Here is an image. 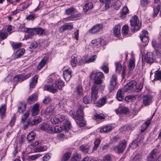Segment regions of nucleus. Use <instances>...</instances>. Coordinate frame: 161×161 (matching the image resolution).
<instances>
[{"mask_svg":"<svg viewBox=\"0 0 161 161\" xmlns=\"http://www.w3.org/2000/svg\"><path fill=\"white\" fill-rule=\"evenodd\" d=\"M48 79L53 83L52 85H46L44 86V90L53 93H56L58 89L61 90L62 87L64 86L63 81L59 80L58 75H52L49 76Z\"/></svg>","mask_w":161,"mask_h":161,"instance_id":"1","label":"nucleus"},{"mask_svg":"<svg viewBox=\"0 0 161 161\" xmlns=\"http://www.w3.org/2000/svg\"><path fill=\"white\" fill-rule=\"evenodd\" d=\"M130 24L132 31H137L141 28V23L139 22L138 17L136 15L134 16L130 20Z\"/></svg>","mask_w":161,"mask_h":161,"instance_id":"2","label":"nucleus"},{"mask_svg":"<svg viewBox=\"0 0 161 161\" xmlns=\"http://www.w3.org/2000/svg\"><path fill=\"white\" fill-rule=\"evenodd\" d=\"M83 110V107L81 106H80L77 110L76 114H74L72 111H70L69 113L71 116L75 119L81 120L84 117Z\"/></svg>","mask_w":161,"mask_h":161,"instance_id":"3","label":"nucleus"},{"mask_svg":"<svg viewBox=\"0 0 161 161\" xmlns=\"http://www.w3.org/2000/svg\"><path fill=\"white\" fill-rule=\"evenodd\" d=\"M136 82L133 80L129 82L124 88L123 90L125 92H134L136 86Z\"/></svg>","mask_w":161,"mask_h":161,"instance_id":"4","label":"nucleus"},{"mask_svg":"<svg viewBox=\"0 0 161 161\" xmlns=\"http://www.w3.org/2000/svg\"><path fill=\"white\" fill-rule=\"evenodd\" d=\"M127 145V142L125 140H122L120 142L118 146H115L113 149L117 153H122L125 150Z\"/></svg>","mask_w":161,"mask_h":161,"instance_id":"5","label":"nucleus"},{"mask_svg":"<svg viewBox=\"0 0 161 161\" xmlns=\"http://www.w3.org/2000/svg\"><path fill=\"white\" fill-rule=\"evenodd\" d=\"M148 32L145 30L143 31L140 35V38L142 42L143 43L142 44L143 46L146 45L148 42Z\"/></svg>","mask_w":161,"mask_h":161,"instance_id":"6","label":"nucleus"},{"mask_svg":"<svg viewBox=\"0 0 161 161\" xmlns=\"http://www.w3.org/2000/svg\"><path fill=\"white\" fill-rule=\"evenodd\" d=\"M99 86L94 85L91 88V96L92 100L93 102L95 101L97 98V93L98 92V88Z\"/></svg>","mask_w":161,"mask_h":161,"instance_id":"7","label":"nucleus"},{"mask_svg":"<svg viewBox=\"0 0 161 161\" xmlns=\"http://www.w3.org/2000/svg\"><path fill=\"white\" fill-rule=\"evenodd\" d=\"M40 129L45 132H48L50 133H53V128L52 126L47 123H44L40 124L39 125Z\"/></svg>","mask_w":161,"mask_h":161,"instance_id":"8","label":"nucleus"},{"mask_svg":"<svg viewBox=\"0 0 161 161\" xmlns=\"http://www.w3.org/2000/svg\"><path fill=\"white\" fill-rule=\"evenodd\" d=\"M65 119V117L62 115H58L51 119V122L53 124H56L63 121Z\"/></svg>","mask_w":161,"mask_h":161,"instance_id":"9","label":"nucleus"},{"mask_svg":"<svg viewBox=\"0 0 161 161\" xmlns=\"http://www.w3.org/2000/svg\"><path fill=\"white\" fill-rule=\"evenodd\" d=\"M152 45L155 49V51L154 52L155 53L156 56L158 57H161V53L159 50V49H158L159 48V45L156 43V41L154 40H152Z\"/></svg>","mask_w":161,"mask_h":161,"instance_id":"10","label":"nucleus"},{"mask_svg":"<svg viewBox=\"0 0 161 161\" xmlns=\"http://www.w3.org/2000/svg\"><path fill=\"white\" fill-rule=\"evenodd\" d=\"M157 150L153 149L147 157V161H155L157 156Z\"/></svg>","mask_w":161,"mask_h":161,"instance_id":"11","label":"nucleus"},{"mask_svg":"<svg viewBox=\"0 0 161 161\" xmlns=\"http://www.w3.org/2000/svg\"><path fill=\"white\" fill-rule=\"evenodd\" d=\"M74 95L77 97H80L83 96V89L82 86L78 85L76 86L74 91Z\"/></svg>","mask_w":161,"mask_h":161,"instance_id":"12","label":"nucleus"},{"mask_svg":"<svg viewBox=\"0 0 161 161\" xmlns=\"http://www.w3.org/2000/svg\"><path fill=\"white\" fill-rule=\"evenodd\" d=\"M115 111L118 114H125L129 113V110L127 107L122 106L119 107Z\"/></svg>","mask_w":161,"mask_h":161,"instance_id":"13","label":"nucleus"},{"mask_svg":"<svg viewBox=\"0 0 161 161\" xmlns=\"http://www.w3.org/2000/svg\"><path fill=\"white\" fill-rule=\"evenodd\" d=\"M152 96L150 95H145L142 97V101L143 104L145 106L149 105L152 102Z\"/></svg>","mask_w":161,"mask_h":161,"instance_id":"14","label":"nucleus"},{"mask_svg":"<svg viewBox=\"0 0 161 161\" xmlns=\"http://www.w3.org/2000/svg\"><path fill=\"white\" fill-rule=\"evenodd\" d=\"M26 104L24 102H20L17 105L18 110L17 112L20 114H22L25 111Z\"/></svg>","mask_w":161,"mask_h":161,"instance_id":"15","label":"nucleus"},{"mask_svg":"<svg viewBox=\"0 0 161 161\" xmlns=\"http://www.w3.org/2000/svg\"><path fill=\"white\" fill-rule=\"evenodd\" d=\"M104 75L103 73L101 72L95 73L92 72L91 74V78L92 79H100L103 78Z\"/></svg>","mask_w":161,"mask_h":161,"instance_id":"16","label":"nucleus"},{"mask_svg":"<svg viewBox=\"0 0 161 161\" xmlns=\"http://www.w3.org/2000/svg\"><path fill=\"white\" fill-rule=\"evenodd\" d=\"M73 28V25L70 23L65 24L62 25L59 29V32H63L66 30H71Z\"/></svg>","mask_w":161,"mask_h":161,"instance_id":"17","label":"nucleus"},{"mask_svg":"<svg viewBox=\"0 0 161 161\" xmlns=\"http://www.w3.org/2000/svg\"><path fill=\"white\" fill-rule=\"evenodd\" d=\"M154 57V56L152 53L148 52L144 56L142 55V60H143V59L145 60H154L155 59Z\"/></svg>","mask_w":161,"mask_h":161,"instance_id":"18","label":"nucleus"},{"mask_svg":"<svg viewBox=\"0 0 161 161\" xmlns=\"http://www.w3.org/2000/svg\"><path fill=\"white\" fill-rule=\"evenodd\" d=\"M103 28L102 24H98L93 26L89 30V31L91 33L94 34Z\"/></svg>","mask_w":161,"mask_h":161,"instance_id":"19","label":"nucleus"},{"mask_svg":"<svg viewBox=\"0 0 161 161\" xmlns=\"http://www.w3.org/2000/svg\"><path fill=\"white\" fill-rule=\"evenodd\" d=\"M6 105L2 104L0 107V117L1 119L4 118L6 115Z\"/></svg>","mask_w":161,"mask_h":161,"instance_id":"20","label":"nucleus"},{"mask_svg":"<svg viewBox=\"0 0 161 161\" xmlns=\"http://www.w3.org/2000/svg\"><path fill=\"white\" fill-rule=\"evenodd\" d=\"M71 70L70 69H68L64 71L63 73V76L64 79L66 81H69L71 77Z\"/></svg>","mask_w":161,"mask_h":161,"instance_id":"21","label":"nucleus"},{"mask_svg":"<svg viewBox=\"0 0 161 161\" xmlns=\"http://www.w3.org/2000/svg\"><path fill=\"white\" fill-rule=\"evenodd\" d=\"M93 8V4L90 2L86 3L83 6V10L84 12H86L88 11L91 10Z\"/></svg>","mask_w":161,"mask_h":161,"instance_id":"22","label":"nucleus"},{"mask_svg":"<svg viewBox=\"0 0 161 161\" xmlns=\"http://www.w3.org/2000/svg\"><path fill=\"white\" fill-rule=\"evenodd\" d=\"M120 27L119 25H116L114 27L113 33L114 36L117 37H118L121 35Z\"/></svg>","mask_w":161,"mask_h":161,"instance_id":"23","label":"nucleus"},{"mask_svg":"<svg viewBox=\"0 0 161 161\" xmlns=\"http://www.w3.org/2000/svg\"><path fill=\"white\" fill-rule=\"evenodd\" d=\"M39 104L37 103L34 105L31 110L32 115L33 116H35L38 114L39 111Z\"/></svg>","mask_w":161,"mask_h":161,"instance_id":"24","label":"nucleus"},{"mask_svg":"<svg viewBox=\"0 0 161 161\" xmlns=\"http://www.w3.org/2000/svg\"><path fill=\"white\" fill-rule=\"evenodd\" d=\"M112 130L111 126L110 125H105L102 127L100 129V132L103 133H107L109 132Z\"/></svg>","mask_w":161,"mask_h":161,"instance_id":"25","label":"nucleus"},{"mask_svg":"<svg viewBox=\"0 0 161 161\" xmlns=\"http://www.w3.org/2000/svg\"><path fill=\"white\" fill-rule=\"evenodd\" d=\"M151 120V119H148L142 125V129L140 130V133L141 134L143 133L147 128L150 124Z\"/></svg>","mask_w":161,"mask_h":161,"instance_id":"26","label":"nucleus"},{"mask_svg":"<svg viewBox=\"0 0 161 161\" xmlns=\"http://www.w3.org/2000/svg\"><path fill=\"white\" fill-rule=\"evenodd\" d=\"M54 108L53 106H50L47 108L43 111V113L46 116H50L53 114Z\"/></svg>","mask_w":161,"mask_h":161,"instance_id":"27","label":"nucleus"},{"mask_svg":"<svg viewBox=\"0 0 161 161\" xmlns=\"http://www.w3.org/2000/svg\"><path fill=\"white\" fill-rule=\"evenodd\" d=\"M37 97L35 94H33L29 97L27 98V102L29 104H31L37 100Z\"/></svg>","mask_w":161,"mask_h":161,"instance_id":"28","label":"nucleus"},{"mask_svg":"<svg viewBox=\"0 0 161 161\" xmlns=\"http://www.w3.org/2000/svg\"><path fill=\"white\" fill-rule=\"evenodd\" d=\"M129 11L127 7H124L122 9V12L120 13V17L121 19L125 18L127 14L129 13Z\"/></svg>","mask_w":161,"mask_h":161,"instance_id":"29","label":"nucleus"},{"mask_svg":"<svg viewBox=\"0 0 161 161\" xmlns=\"http://www.w3.org/2000/svg\"><path fill=\"white\" fill-rule=\"evenodd\" d=\"M25 51V49L23 48L19 50L15 53L12 56V58H14V59L19 58L24 54Z\"/></svg>","mask_w":161,"mask_h":161,"instance_id":"30","label":"nucleus"},{"mask_svg":"<svg viewBox=\"0 0 161 161\" xmlns=\"http://www.w3.org/2000/svg\"><path fill=\"white\" fill-rule=\"evenodd\" d=\"M106 99L105 97H103L99 100L96 103V106L98 107L103 106L106 103Z\"/></svg>","mask_w":161,"mask_h":161,"instance_id":"31","label":"nucleus"},{"mask_svg":"<svg viewBox=\"0 0 161 161\" xmlns=\"http://www.w3.org/2000/svg\"><path fill=\"white\" fill-rule=\"evenodd\" d=\"M123 92L121 89H119L117 92L116 97L119 101H122L124 98Z\"/></svg>","mask_w":161,"mask_h":161,"instance_id":"32","label":"nucleus"},{"mask_svg":"<svg viewBox=\"0 0 161 161\" xmlns=\"http://www.w3.org/2000/svg\"><path fill=\"white\" fill-rule=\"evenodd\" d=\"M115 71L120 73L122 69L123 66L120 62H116L115 63Z\"/></svg>","mask_w":161,"mask_h":161,"instance_id":"33","label":"nucleus"},{"mask_svg":"<svg viewBox=\"0 0 161 161\" xmlns=\"http://www.w3.org/2000/svg\"><path fill=\"white\" fill-rule=\"evenodd\" d=\"M53 128V133H59L62 131L64 130L63 127L59 125H57L55 127L52 126Z\"/></svg>","mask_w":161,"mask_h":161,"instance_id":"34","label":"nucleus"},{"mask_svg":"<svg viewBox=\"0 0 161 161\" xmlns=\"http://www.w3.org/2000/svg\"><path fill=\"white\" fill-rule=\"evenodd\" d=\"M38 76L36 75L31 79V81L30 83V86L32 88L35 85L37 82Z\"/></svg>","mask_w":161,"mask_h":161,"instance_id":"35","label":"nucleus"},{"mask_svg":"<svg viewBox=\"0 0 161 161\" xmlns=\"http://www.w3.org/2000/svg\"><path fill=\"white\" fill-rule=\"evenodd\" d=\"M75 10V8L74 7H70L65 10L64 14L67 15H71L74 13Z\"/></svg>","mask_w":161,"mask_h":161,"instance_id":"36","label":"nucleus"},{"mask_svg":"<svg viewBox=\"0 0 161 161\" xmlns=\"http://www.w3.org/2000/svg\"><path fill=\"white\" fill-rule=\"evenodd\" d=\"M8 36L7 32L2 30L0 31V41L3 40L7 38Z\"/></svg>","mask_w":161,"mask_h":161,"instance_id":"37","label":"nucleus"},{"mask_svg":"<svg viewBox=\"0 0 161 161\" xmlns=\"http://www.w3.org/2000/svg\"><path fill=\"white\" fill-rule=\"evenodd\" d=\"M36 134L34 132L32 131L27 136V140L28 142H31L35 138Z\"/></svg>","mask_w":161,"mask_h":161,"instance_id":"38","label":"nucleus"},{"mask_svg":"<svg viewBox=\"0 0 161 161\" xmlns=\"http://www.w3.org/2000/svg\"><path fill=\"white\" fill-rule=\"evenodd\" d=\"M18 11H23L27 9L26 7V3L23 2L19 4L17 8Z\"/></svg>","mask_w":161,"mask_h":161,"instance_id":"39","label":"nucleus"},{"mask_svg":"<svg viewBox=\"0 0 161 161\" xmlns=\"http://www.w3.org/2000/svg\"><path fill=\"white\" fill-rule=\"evenodd\" d=\"M34 31L38 35H42L45 33L44 30L41 28H33Z\"/></svg>","mask_w":161,"mask_h":161,"instance_id":"40","label":"nucleus"},{"mask_svg":"<svg viewBox=\"0 0 161 161\" xmlns=\"http://www.w3.org/2000/svg\"><path fill=\"white\" fill-rule=\"evenodd\" d=\"M63 127L64 130L66 131L69 130L71 127V124L70 121L66 120L65 123L64 124V126Z\"/></svg>","mask_w":161,"mask_h":161,"instance_id":"41","label":"nucleus"},{"mask_svg":"<svg viewBox=\"0 0 161 161\" xmlns=\"http://www.w3.org/2000/svg\"><path fill=\"white\" fill-rule=\"evenodd\" d=\"M22 43L21 42H13L11 43V46L12 48L14 49H17L20 48L22 46Z\"/></svg>","mask_w":161,"mask_h":161,"instance_id":"42","label":"nucleus"},{"mask_svg":"<svg viewBox=\"0 0 161 161\" xmlns=\"http://www.w3.org/2000/svg\"><path fill=\"white\" fill-rule=\"evenodd\" d=\"M101 68L105 73L108 74L109 72V68L108 64H103V65L101 67Z\"/></svg>","mask_w":161,"mask_h":161,"instance_id":"43","label":"nucleus"},{"mask_svg":"<svg viewBox=\"0 0 161 161\" xmlns=\"http://www.w3.org/2000/svg\"><path fill=\"white\" fill-rule=\"evenodd\" d=\"M83 101L85 104L90 103L91 102L94 103L95 102H93L92 100V97H91V99L90 100V97L87 96H86L83 98Z\"/></svg>","mask_w":161,"mask_h":161,"instance_id":"44","label":"nucleus"},{"mask_svg":"<svg viewBox=\"0 0 161 161\" xmlns=\"http://www.w3.org/2000/svg\"><path fill=\"white\" fill-rule=\"evenodd\" d=\"M71 155V153L67 152L61 158V161H67L69 159Z\"/></svg>","mask_w":161,"mask_h":161,"instance_id":"45","label":"nucleus"},{"mask_svg":"<svg viewBox=\"0 0 161 161\" xmlns=\"http://www.w3.org/2000/svg\"><path fill=\"white\" fill-rule=\"evenodd\" d=\"M41 118L39 116L36 117L33 120H31L32 123L31 124L33 125H37L41 122Z\"/></svg>","mask_w":161,"mask_h":161,"instance_id":"46","label":"nucleus"},{"mask_svg":"<svg viewBox=\"0 0 161 161\" xmlns=\"http://www.w3.org/2000/svg\"><path fill=\"white\" fill-rule=\"evenodd\" d=\"M161 8L160 5H158L157 7L153 9V17H155L158 14Z\"/></svg>","mask_w":161,"mask_h":161,"instance_id":"47","label":"nucleus"},{"mask_svg":"<svg viewBox=\"0 0 161 161\" xmlns=\"http://www.w3.org/2000/svg\"><path fill=\"white\" fill-rule=\"evenodd\" d=\"M101 141L99 139H96L95 140V141L94 142V146L93 147L92 150L93 151L94 150H96L97 148L99 147V145Z\"/></svg>","mask_w":161,"mask_h":161,"instance_id":"48","label":"nucleus"},{"mask_svg":"<svg viewBox=\"0 0 161 161\" xmlns=\"http://www.w3.org/2000/svg\"><path fill=\"white\" fill-rule=\"evenodd\" d=\"M148 3V2L147 0H141V4L143 8V9L145 10Z\"/></svg>","mask_w":161,"mask_h":161,"instance_id":"49","label":"nucleus"},{"mask_svg":"<svg viewBox=\"0 0 161 161\" xmlns=\"http://www.w3.org/2000/svg\"><path fill=\"white\" fill-rule=\"evenodd\" d=\"M47 149V146H42L40 147H37L35 148V151L36 152H41L46 150Z\"/></svg>","mask_w":161,"mask_h":161,"instance_id":"50","label":"nucleus"},{"mask_svg":"<svg viewBox=\"0 0 161 161\" xmlns=\"http://www.w3.org/2000/svg\"><path fill=\"white\" fill-rule=\"evenodd\" d=\"M117 76L116 74H113L111 77L110 82L117 84Z\"/></svg>","mask_w":161,"mask_h":161,"instance_id":"51","label":"nucleus"},{"mask_svg":"<svg viewBox=\"0 0 161 161\" xmlns=\"http://www.w3.org/2000/svg\"><path fill=\"white\" fill-rule=\"evenodd\" d=\"M116 84L109 82L108 86V88L109 92H112L114 90Z\"/></svg>","mask_w":161,"mask_h":161,"instance_id":"52","label":"nucleus"},{"mask_svg":"<svg viewBox=\"0 0 161 161\" xmlns=\"http://www.w3.org/2000/svg\"><path fill=\"white\" fill-rule=\"evenodd\" d=\"M94 119L97 120H102L104 119V116L103 114H97L94 115Z\"/></svg>","mask_w":161,"mask_h":161,"instance_id":"53","label":"nucleus"},{"mask_svg":"<svg viewBox=\"0 0 161 161\" xmlns=\"http://www.w3.org/2000/svg\"><path fill=\"white\" fill-rule=\"evenodd\" d=\"M31 75V73H29L25 75H24L22 74L19 75V76H20V78H21V82L30 77Z\"/></svg>","mask_w":161,"mask_h":161,"instance_id":"54","label":"nucleus"},{"mask_svg":"<svg viewBox=\"0 0 161 161\" xmlns=\"http://www.w3.org/2000/svg\"><path fill=\"white\" fill-rule=\"evenodd\" d=\"M121 5V2L120 0H117L113 6L114 8L117 10L119 9Z\"/></svg>","mask_w":161,"mask_h":161,"instance_id":"55","label":"nucleus"},{"mask_svg":"<svg viewBox=\"0 0 161 161\" xmlns=\"http://www.w3.org/2000/svg\"><path fill=\"white\" fill-rule=\"evenodd\" d=\"M36 17V15L35 14H30L26 17V19L28 20H33Z\"/></svg>","mask_w":161,"mask_h":161,"instance_id":"56","label":"nucleus"},{"mask_svg":"<svg viewBox=\"0 0 161 161\" xmlns=\"http://www.w3.org/2000/svg\"><path fill=\"white\" fill-rule=\"evenodd\" d=\"M29 115V113L28 111L26 112L22 116L21 121L22 122H24L28 117Z\"/></svg>","mask_w":161,"mask_h":161,"instance_id":"57","label":"nucleus"},{"mask_svg":"<svg viewBox=\"0 0 161 161\" xmlns=\"http://www.w3.org/2000/svg\"><path fill=\"white\" fill-rule=\"evenodd\" d=\"M155 79L157 80H161V71H156L155 72Z\"/></svg>","mask_w":161,"mask_h":161,"instance_id":"58","label":"nucleus"},{"mask_svg":"<svg viewBox=\"0 0 161 161\" xmlns=\"http://www.w3.org/2000/svg\"><path fill=\"white\" fill-rule=\"evenodd\" d=\"M80 149L83 152L87 153L89 148L88 146L82 145L80 147Z\"/></svg>","mask_w":161,"mask_h":161,"instance_id":"59","label":"nucleus"},{"mask_svg":"<svg viewBox=\"0 0 161 161\" xmlns=\"http://www.w3.org/2000/svg\"><path fill=\"white\" fill-rule=\"evenodd\" d=\"M126 67L125 65H123L122 69V70L121 73V78L122 80H124L125 76V74L126 73Z\"/></svg>","mask_w":161,"mask_h":161,"instance_id":"60","label":"nucleus"},{"mask_svg":"<svg viewBox=\"0 0 161 161\" xmlns=\"http://www.w3.org/2000/svg\"><path fill=\"white\" fill-rule=\"evenodd\" d=\"M141 157L140 155L137 154L134 156L130 161H141Z\"/></svg>","mask_w":161,"mask_h":161,"instance_id":"61","label":"nucleus"},{"mask_svg":"<svg viewBox=\"0 0 161 161\" xmlns=\"http://www.w3.org/2000/svg\"><path fill=\"white\" fill-rule=\"evenodd\" d=\"M135 66L134 61H130L128 66L129 69L130 70H132L134 69Z\"/></svg>","mask_w":161,"mask_h":161,"instance_id":"62","label":"nucleus"},{"mask_svg":"<svg viewBox=\"0 0 161 161\" xmlns=\"http://www.w3.org/2000/svg\"><path fill=\"white\" fill-rule=\"evenodd\" d=\"M31 123H32L31 120L30 119H28L27 121V124L25 125L24 126V129H26L27 128H28V126L29 125H30L31 126H33V125H32V124H31Z\"/></svg>","mask_w":161,"mask_h":161,"instance_id":"63","label":"nucleus"},{"mask_svg":"<svg viewBox=\"0 0 161 161\" xmlns=\"http://www.w3.org/2000/svg\"><path fill=\"white\" fill-rule=\"evenodd\" d=\"M80 156L78 154H75L74 155L72 158V161H78L80 159Z\"/></svg>","mask_w":161,"mask_h":161,"instance_id":"64","label":"nucleus"}]
</instances>
